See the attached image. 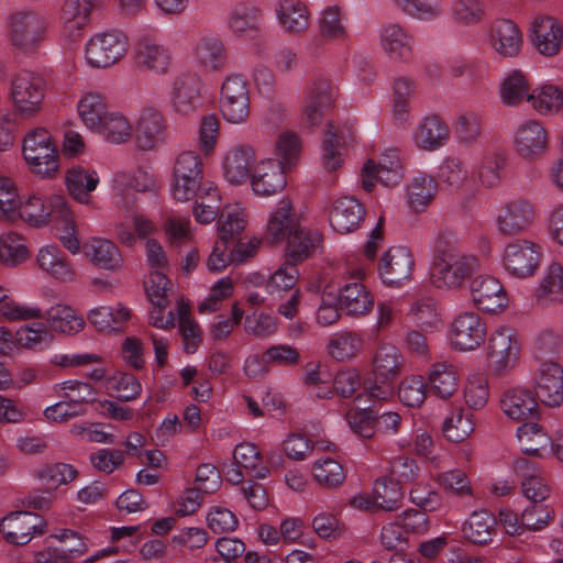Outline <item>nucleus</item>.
I'll use <instances>...</instances> for the list:
<instances>
[{
  "label": "nucleus",
  "instance_id": "c756f323",
  "mask_svg": "<svg viewBox=\"0 0 563 563\" xmlns=\"http://www.w3.org/2000/svg\"><path fill=\"white\" fill-rule=\"evenodd\" d=\"M514 467L522 477L521 489L530 501H544L549 497L550 487L534 462L523 457L518 459Z\"/></svg>",
  "mask_w": 563,
  "mask_h": 563
},
{
  "label": "nucleus",
  "instance_id": "ea45409f",
  "mask_svg": "<svg viewBox=\"0 0 563 563\" xmlns=\"http://www.w3.org/2000/svg\"><path fill=\"white\" fill-rule=\"evenodd\" d=\"M340 308L347 314L360 316L369 312L374 297L362 283H350L340 289L338 297Z\"/></svg>",
  "mask_w": 563,
  "mask_h": 563
},
{
  "label": "nucleus",
  "instance_id": "f3484780",
  "mask_svg": "<svg viewBox=\"0 0 563 563\" xmlns=\"http://www.w3.org/2000/svg\"><path fill=\"white\" fill-rule=\"evenodd\" d=\"M170 104L181 115H189L201 107V82L197 75L186 73L176 77L172 87Z\"/></svg>",
  "mask_w": 563,
  "mask_h": 563
},
{
  "label": "nucleus",
  "instance_id": "393cba45",
  "mask_svg": "<svg viewBox=\"0 0 563 563\" xmlns=\"http://www.w3.org/2000/svg\"><path fill=\"white\" fill-rule=\"evenodd\" d=\"M365 216V208L354 197H341L333 202L329 214L330 224L341 234L356 230Z\"/></svg>",
  "mask_w": 563,
  "mask_h": 563
},
{
  "label": "nucleus",
  "instance_id": "f8f14e48",
  "mask_svg": "<svg viewBox=\"0 0 563 563\" xmlns=\"http://www.w3.org/2000/svg\"><path fill=\"white\" fill-rule=\"evenodd\" d=\"M46 521L31 511H12L0 522L4 540L11 544H27L33 537L45 533Z\"/></svg>",
  "mask_w": 563,
  "mask_h": 563
},
{
  "label": "nucleus",
  "instance_id": "864d4df0",
  "mask_svg": "<svg viewBox=\"0 0 563 563\" xmlns=\"http://www.w3.org/2000/svg\"><path fill=\"white\" fill-rule=\"evenodd\" d=\"M260 11L255 8L239 7L229 20L230 30L239 37L253 38L258 31Z\"/></svg>",
  "mask_w": 563,
  "mask_h": 563
},
{
  "label": "nucleus",
  "instance_id": "a211bd4d",
  "mask_svg": "<svg viewBox=\"0 0 563 563\" xmlns=\"http://www.w3.org/2000/svg\"><path fill=\"white\" fill-rule=\"evenodd\" d=\"M549 135L545 128L537 120H528L519 125L515 136V148L519 156L534 161L545 154Z\"/></svg>",
  "mask_w": 563,
  "mask_h": 563
},
{
  "label": "nucleus",
  "instance_id": "2eb2a0df",
  "mask_svg": "<svg viewBox=\"0 0 563 563\" xmlns=\"http://www.w3.org/2000/svg\"><path fill=\"white\" fill-rule=\"evenodd\" d=\"M533 393L548 407H559L563 404V368L553 360L540 364L534 375Z\"/></svg>",
  "mask_w": 563,
  "mask_h": 563
},
{
  "label": "nucleus",
  "instance_id": "052dcab7",
  "mask_svg": "<svg viewBox=\"0 0 563 563\" xmlns=\"http://www.w3.org/2000/svg\"><path fill=\"white\" fill-rule=\"evenodd\" d=\"M316 482L327 488L338 487L345 479L343 466L331 457L318 460L312 468Z\"/></svg>",
  "mask_w": 563,
  "mask_h": 563
},
{
  "label": "nucleus",
  "instance_id": "37998d69",
  "mask_svg": "<svg viewBox=\"0 0 563 563\" xmlns=\"http://www.w3.org/2000/svg\"><path fill=\"white\" fill-rule=\"evenodd\" d=\"M99 184V177L95 170H87L81 166H74L66 175V186L69 195L80 203H89L90 192Z\"/></svg>",
  "mask_w": 563,
  "mask_h": 563
},
{
  "label": "nucleus",
  "instance_id": "20e7f679",
  "mask_svg": "<svg viewBox=\"0 0 563 563\" xmlns=\"http://www.w3.org/2000/svg\"><path fill=\"white\" fill-rule=\"evenodd\" d=\"M23 156L31 172L41 177L51 178L58 170L57 146L44 128H36L24 136Z\"/></svg>",
  "mask_w": 563,
  "mask_h": 563
},
{
  "label": "nucleus",
  "instance_id": "338daca9",
  "mask_svg": "<svg viewBox=\"0 0 563 563\" xmlns=\"http://www.w3.org/2000/svg\"><path fill=\"white\" fill-rule=\"evenodd\" d=\"M483 118L479 113L467 111L457 117L455 134L460 142L472 145L482 136Z\"/></svg>",
  "mask_w": 563,
  "mask_h": 563
},
{
  "label": "nucleus",
  "instance_id": "09e8293b",
  "mask_svg": "<svg viewBox=\"0 0 563 563\" xmlns=\"http://www.w3.org/2000/svg\"><path fill=\"white\" fill-rule=\"evenodd\" d=\"M228 246H222L220 241H217L212 253L208 258V268L211 272H221L227 267L229 262H243L245 258L252 256L257 249V242H250L247 244L239 242L236 249L230 254L225 255Z\"/></svg>",
  "mask_w": 563,
  "mask_h": 563
},
{
  "label": "nucleus",
  "instance_id": "de8ad7c7",
  "mask_svg": "<svg viewBox=\"0 0 563 563\" xmlns=\"http://www.w3.org/2000/svg\"><path fill=\"white\" fill-rule=\"evenodd\" d=\"M362 345L363 340L357 333L342 331L330 336L327 350L332 358L346 362L357 355Z\"/></svg>",
  "mask_w": 563,
  "mask_h": 563
},
{
  "label": "nucleus",
  "instance_id": "8fccbe9b",
  "mask_svg": "<svg viewBox=\"0 0 563 563\" xmlns=\"http://www.w3.org/2000/svg\"><path fill=\"white\" fill-rule=\"evenodd\" d=\"M373 494L374 504L379 510L394 511L400 508L404 497L401 486L388 476L375 482Z\"/></svg>",
  "mask_w": 563,
  "mask_h": 563
},
{
  "label": "nucleus",
  "instance_id": "f03ea898",
  "mask_svg": "<svg viewBox=\"0 0 563 563\" xmlns=\"http://www.w3.org/2000/svg\"><path fill=\"white\" fill-rule=\"evenodd\" d=\"M203 163L194 151L181 152L175 159L173 168V196L178 201H189L201 194L216 196V186L205 180Z\"/></svg>",
  "mask_w": 563,
  "mask_h": 563
},
{
  "label": "nucleus",
  "instance_id": "412c9836",
  "mask_svg": "<svg viewBox=\"0 0 563 563\" xmlns=\"http://www.w3.org/2000/svg\"><path fill=\"white\" fill-rule=\"evenodd\" d=\"M66 199L63 196H52L45 200L41 196H31L25 202H20L16 214L35 227L53 221L65 211Z\"/></svg>",
  "mask_w": 563,
  "mask_h": 563
},
{
  "label": "nucleus",
  "instance_id": "603ef678",
  "mask_svg": "<svg viewBox=\"0 0 563 563\" xmlns=\"http://www.w3.org/2000/svg\"><path fill=\"white\" fill-rule=\"evenodd\" d=\"M108 112L104 97L100 93H87L78 102L79 117L85 125L91 130L100 125Z\"/></svg>",
  "mask_w": 563,
  "mask_h": 563
},
{
  "label": "nucleus",
  "instance_id": "e433bc0d",
  "mask_svg": "<svg viewBox=\"0 0 563 563\" xmlns=\"http://www.w3.org/2000/svg\"><path fill=\"white\" fill-rule=\"evenodd\" d=\"M255 161L254 150L249 145H238L232 148L224 159L225 178L235 185L245 183L251 175V167Z\"/></svg>",
  "mask_w": 563,
  "mask_h": 563
},
{
  "label": "nucleus",
  "instance_id": "a878e982",
  "mask_svg": "<svg viewBox=\"0 0 563 563\" xmlns=\"http://www.w3.org/2000/svg\"><path fill=\"white\" fill-rule=\"evenodd\" d=\"M170 54L153 38L143 36L134 47L135 65L140 69L165 74L170 65Z\"/></svg>",
  "mask_w": 563,
  "mask_h": 563
},
{
  "label": "nucleus",
  "instance_id": "774afa93",
  "mask_svg": "<svg viewBox=\"0 0 563 563\" xmlns=\"http://www.w3.org/2000/svg\"><path fill=\"white\" fill-rule=\"evenodd\" d=\"M554 509L543 501H531L522 511V522L528 530L540 531L548 527L554 519Z\"/></svg>",
  "mask_w": 563,
  "mask_h": 563
},
{
  "label": "nucleus",
  "instance_id": "7c9ffc66",
  "mask_svg": "<svg viewBox=\"0 0 563 563\" xmlns=\"http://www.w3.org/2000/svg\"><path fill=\"white\" fill-rule=\"evenodd\" d=\"M322 234L318 230L299 228L287 238L286 258L300 264L309 258L321 245Z\"/></svg>",
  "mask_w": 563,
  "mask_h": 563
},
{
  "label": "nucleus",
  "instance_id": "cd10ccee",
  "mask_svg": "<svg viewBox=\"0 0 563 563\" xmlns=\"http://www.w3.org/2000/svg\"><path fill=\"white\" fill-rule=\"evenodd\" d=\"M394 161L390 165L386 164V158H382L378 166L374 161H367L362 168V187L366 192H372L375 183L379 181L384 186L393 187L400 183L402 178V167L397 155L393 154Z\"/></svg>",
  "mask_w": 563,
  "mask_h": 563
},
{
  "label": "nucleus",
  "instance_id": "7ed1b4c3",
  "mask_svg": "<svg viewBox=\"0 0 563 563\" xmlns=\"http://www.w3.org/2000/svg\"><path fill=\"white\" fill-rule=\"evenodd\" d=\"M46 81L35 73L22 70L16 74L10 88V99L14 113L22 119H31L42 110Z\"/></svg>",
  "mask_w": 563,
  "mask_h": 563
},
{
  "label": "nucleus",
  "instance_id": "5701e85b",
  "mask_svg": "<svg viewBox=\"0 0 563 563\" xmlns=\"http://www.w3.org/2000/svg\"><path fill=\"white\" fill-rule=\"evenodd\" d=\"M532 43L537 51L548 57L559 54L563 46V29L552 16H538L532 23Z\"/></svg>",
  "mask_w": 563,
  "mask_h": 563
},
{
  "label": "nucleus",
  "instance_id": "0e129e2a",
  "mask_svg": "<svg viewBox=\"0 0 563 563\" xmlns=\"http://www.w3.org/2000/svg\"><path fill=\"white\" fill-rule=\"evenodd\" d=\"M529 84L520 70L511 71L503 81L500 97L505 104L516 106L525 98L528 99Z\"/></svg>",
  "mask_w": 563,
  "mask_h": 563
},
{
  "label": "nucleus",
  "instance_id": "a18cd8bd",
  "mask_svg": "<svg viewBox=\"0 0 563 563\" xmlns=\"http://www.w3.org/2000/svg\"><path fill=\"white\" fill-rule=\"evenodd\" d=\"M280 24L290 33L303 32L309 26V11L299 0H283L277 9Z\"/></svg>",
  "mask_w": 563,
  "mask_h": 563
},
{
  "label": "nucleus",
  "instance_id": "1a4fd4ad",
  "mask_svg": "<svg viewBox=\"0 0 563 563\" xmlns=\"http://www.w3.org/2000/svg\"><path fill=\"white\" fill-rule=\"evenodd\" d=\"M220 108L228 122H246L251 112L250 93L247 81L242 76L231 75L225 78L221 87Z\"/></svg>",
  "mask_w": 563,
  "mask_h": 563
},
{
  "label": "nucleus",
  "instance_id": "69168bd1",
  "mask_svg": "<svg viewBox=\"0 0 563 563\" xmlns=\"http://www.w3.org/2000/svg\"><path fill=\"white\" fill-rule=\"evenodd\" d=\"M416 89L413 80L408 77H399L394 82L393 113L397 121H406L409 114L410 98Z\"/></svg>",
  "mask_w": 563,
  "mask_h": 563
},
{
  "label": "nucleus",
  "instance_id": "423d86ee",
  "mask_svg": "<svg viewBox=\"0 0 563 563\" xmlns=\"http://www.w3.org/2000/svg\"><path fill=\"white\" fill-rule=\"evenodd\" d=\"M401 371V354L394 345H382L373 361L374 382L366 391L371 399L386 400L395 393Z\"/></svg>",
  "mask_w": 563,
  "mask_h": 563
},
{
  "label": "nucleus",
  "instance_id": "4be33fe9",
  "mask_svg": "<svg viewBox=\"0 0 563 563\" xmlns=\"http://www.w3.org/2000/svg\"><path fill=\"white\" fill-rule=\"evenodd\" d=\"M355 129L352 124L335 125L330 122L323 141V164L330 172L336 170L342 163V151L354 141Z\"/></svg>",
  "mask_w": 563,
  "mask_h": 563
},
{
  "label": "nucleus",
  "instance_id": "c85d7f7f",
  "mask_svg": "<svg viewBox=\"0 0 563 563\" xmlns=\"http://www.w3.org/2000/svg\"><path fill=\"white\" fill-rule=\"evenodd\" d=\"M300 228L292 202L289 199H282L267 223V238L273 244L282 243L286 238Z\"/></svg>",
  "mask_w": 563,
  "mask_h": 563
},
{
  "label": "nucleus",
  "instance_id": "79ce46f5",
  "mask_svg": "<svg viewBox=\"0 0 563 563\" xmlns=\"http://www.w3.org/2000/svg\"><path fill=\"white\" fill-rule=\"evenodd\" d=\"M86 255L93 265L108 269L118 271L123 265V258L118 246L110 240L96 238L85 245Z\"/></svg>",
  "mask_w": 563,
  "mask_h": 563
},
{
  "label": "nucleus",
  "instance_id": "9d476101",
  "mask_svg": "<svg viewBox=\"0 0 563 563\" xmlns=\"http://www.w3.org/2000/svg\"><path fill=\"white\" fill-rule=\"evenodd\" d=\"M87 551V544L81 536L70 529H64L58 534L46 539V547L35 554L36 563H71L75 558Z\"/></svg>",
  "mask_w": 563,
  "mask_h": 563
},
{
  "label": "nucleus",
  "instance_id": "6e6552de",
  "mask_svg": "<svg viewBox=\"0 0 563 563\" xmlns=\"http://www.w3.org/2000/svg\"><path fill=\"white\" fill-rule=\"evenodd\" d=\"M125 34L111 30L93 35L86 45V59L97 68H106L118 63L128 52Z\"/></svg>",
  "mask_w": 563,
  "mask_h": 563
},
{
  "label": "nucleus",
  "instance_id": "3c124183",
  "mask_svg": "<svg viewBox=\"0 0 563 563\" xmlns=\"http://www.w3.org/2000/svg\"><path fill=\"white\" fill-rule=\"evenodd\" d=\"M95 131L100 133L107 141L120 144L130 139L132 126L121 113L108 112Z\"/></svg>",
  "mask_w": 563,
  "mask_h": 563
},
{
  "label": "nucleus",
  "instance_id": "2f4dec72",
  "mask_svg": "<svg viewBox=\"0 0 563 563\" xmlns=\"http://www.w3.org/2000/svg\"><path fill=\"white\" fill-rule=\"evenodd\" d=\"M494 49L501 56L514 57L522 46V35L518 26L510 20H497L490 30Z\"/></svg>",
  "mask_w": 563,
  "mask_h": 563
},
{
  "label": "nucleus",
  "instance_id": "aec40b11",
  "mask_svg": "<svg viewBox=\"0 0 563 563\" xmlns=\"http://www.w3.org/2000/svg\"><path fill=\"white\" fill-rule=\"evenodd\" d=\"M533 206L525 199H516L505 205L497 217L500 234L511 236L525 232L534 221Z\"/></svg>",
  "mask_w": 563,
  "mask_h": 563
},
{
  "label": "nucleus",
  "instance_id": "39448f33",
  "mask_svg": "<svg viewBox=\"0 0 563 563\" xmlns=\"http://www.w3.org/2000/svg\"><path fill=\"white\" fill-rule=\"evenodd\" d=\"M47 19L35 10L24 9L8 18L11 44L25 52H34L46 38Z\"/></svg>",
  "mask_w": 563,
  "mask_h": 563
},
{
  "label": "nucleus",
  "instance_id": "5fc2aeb1",
  "mask_svg": "<svg viewBox=\"0 0 563 563\" xmlns=\"http://www.w3.org/2000/svg\"><path fill=\"white\" fill-rule=\"evenodd\" d=\"M197 57L199 63L210 70L223 69L228 59L223 43L216 38L202 40L197 46Z\"/></svg>",
  "mask_w": 563,
  "mask_h": 563
},
{
  "label": "nucleus",
  "instance_id": "bb28decb",
  "mask_svg": "<svg viewBox=\"0 0 563 563\" xmlns=\"http://www.w3.org/2000/svg\"><path fill=\"white\" fill-rule=\"evenodd\" d=\"M286 186L285 167L277 159L262 162L252 176V188L258 196H271Z\"/></svg>",
  "mask_w": 563,
  "mask_h": 563
},
{
  "label": "nucleus",
  "instance_id": "f257e3e1",
  "mask_svg": "<svg viewBox=\"0 0 563 563\" xmlns=\"http://www.w3.org/2000/svg\"><path fill=\"white\" fill-rule=\"evenodd\" d=\"M479 271V258L461 250L454 232L445 230L438 234L430 274L431 283L437 288H461Z\"/></svg>",
  "mask_w": 563,
  "mask_h": 563
},
{
  "label": "nucleus",
  "instance_id": "4c0bfd02",
  "mask_svg": "<svg viewBox=\"0 0 563 563\" xmlns=\"http://www.w3.org/2000/svg\"><path fill=\"white\" fill-rule=\"evenodd\" d=\"M92 9L91 0H66L63 5L64 29L63 34L75 42L81 36L82 29L89 22Z\"/></svg>",
  "mask_w": 563,
  "mask_h": 563
},
{
  "label": "nucleus",
  "instance_id": "680f3d73",
  "mask_svg": "<svg viewBox=\"0 0 563 563\" xmlns=\"http://www.w3.org/2000/svg\"><path fill=\"white\" fill-rule=\"evenodd\" d=\"M27 257L29 250L19 234L10 232L0 236V263L15 266Z\"/></svg>",
  "mask_w": 563,
  "mask_h": 563
},
{
  "label": "nucleus",
  "instance_id": "bf43d9fd",
  "mask_svg": "<svg viewBox=\"0 0 563 563\" xmlns=\"http://www.w3.org/2000/svg\"><path fill=\"white\" fill-rule=\"evenodd\" d=\"M233 459L240 466L250 471L253 477L264 478L268 474V468L262 464V455L258 449L252 443L236 445Z\"/></svg>",
  "mask_w": 563,
  "mask_h": 563
},
{
  "label": "nucleus",
  "instance_id": "6ab92c4d",
  "mask_svg": "<svg viewBox=\"0 0 563 563\" xmlns=\"http://www.w3.org/2000/svg\"><path fill=\"white\" fill-rule=\"evenodd\" d=\"M452 343L461 351L478 347L486 338V325L475 312L460 313L452 323Z\"/></svg>",
  "mask_w": 563,
  "mask_h": 563
},
{
  "label": "nucleus",
  "instance_id": "9b49d317",
  "mask_svg": "<svg viewBox=\"0 0 563 563\" xmlns=\"http://www.w3.org/2000/svg\"><path fill=\"white\" fill-rule=\"evenodd\" d=\"M541 262V247L529 240L518 239L508 243L503 255V265L512 276H532Z\"/></svg>",
  "mask_w": 563,
  "mask_h": 563
},
{
  "label": "nucleus",
  "instance_id": "0eeeda50",
  "mask_svg": "<svg viewBox=\"0 0 563 563\" xmlns=\"http://www.w3.org/2000/svg\"><path fill=\"white\" fill-rule=\"evenodd\" d=\"M521 351L518 332L510 327H501L493 332L488 341L487 358L489 367L497 376H503L512 369Z\"/></svg>",
  "mask_w": 563,
  "mask_h": 563
},
{
  "label": "nucleus",
  "instance_id": "c9c22d12",
  "mask_svg": "<svg viewBox=\"0 0 563 563\" xmlns=\"http://www.w3.org/2000/svg\"><path fill=\"white\" fill-rule=\"evenodd\" d=\"M384 51L395 59L408 62L412 56V37L397 23H389L380 31Z\"/></svg>",
  "mask_w": 563,
  "mask_h": 563
},
{
  "label": "nucleus",
  "instance_id": "58836bf2",
  "mask_svg": "<svg viewBox=\"0 0 563 563\" xmlns=\"http://www.w3.org/2000/svg\"><path fill=\"white\" fill-rule=\"evenodd\" d=\"M450 135L448 125L438 117H426L413 133V141L418 147L434 151L444 145Z\"/></svg>",
  "mask_w": 563,
  "mask_h": 563
},
{
  "label": "nucleus",
  "instance_id": "a19ab883",
  "mask_svg": "<svg viewBox=\"0 0 563 563\" xmlns=\"http://www.w3.org/2000/svg\"><path fill=\"white\" fill-rule=\"evenodd\" d=\"M497 519L487 510L474 511L463 525V536L474 544L484 545L497 532Z\"/></svg>",
  "mask_w": 563,
  "mask_h": 563
},
{
  "label": "nucleus",
  "instance_id": "e2e57ef3",
  "mask_svg": "<svg viewBox=\"0 0 563 563\" xmlns=\"http://www.w3.org/2000/svg\"><path fill=\"white\" fill-rule=\"evenodd\" d=\"M375 418H377V410L373 407L351 408L345 415L351 430L363 439H371L375 434Z\"/></svg>",
  "mask_w": 563,
  "mask_h": 563
},
{
  "label": "nucleus",
  "instance_id": "13d9d810",
  "mask_svg": "<svg viewBox=\"0 0 563 563\" xmlns=\"http://www.w3.org/2000/svg\"><path fill=\"white\" fill-rule=\"evenodd\" d=\"M435 190L437 184L432 177H416L407 190L409 206L416 211H422L433 199Z\"/></svg>",
  "mask_w": 563,
  "mask_h": 563
},
{
  "label": "nucleus",
  "instance_id": "4d7b16f0",
  "mask_svg": "<svg viewBox=\"0 0 563 563\" xmlns=\"http://www.w3.org/2000/svg\"><path fill=\"white\" fill-rule=\"evenodd\" d=\"M130 318L126 308L98 307L89 312L88 319L98 331L118 330Z\"/></svg>",
  "mask_w": 563,
  "mask_h": 563
},
{
  "label": "nucleus",
  "instance_id": "ddd939ff",
  "mask_svg": "<svg viewBox=\"0 0 563 563\" xmlns=\"http://www.w3.org/2000/svg\"><path fill=\"white\" fill-rule=\"evenodd\" d=\"M336 87L327 78L312 80L305 92L302 118L306 124L319 125L324 114L334 107Z\"/></svg>",
  "mask_w": 563,
  "mask_h": 563
},
{
  "label": "nucleus",
  "instance_id": "4468645a",
  "mask_svg": "<svg viewBox=\"0 0 563 563\" xmlns=\"http://www.w3.org/2000/svg\"><path fill=\"white\" fill-rule=\"evenodd\" d=\"M415 261L406 246H391L382 256L378 275L388 287H400L408 282L413 272Z\"/></svg>",
  "mask_w": 563,
  "mask_h": 563
},
{
  "label": "nucleus",
  "instance_id": "6e6d98bb",
  "mask_svg": "<svg viewBox=\"0 0 563 563\" xmlns=\"http://www.w3.org/2000/svg\"><path fill=\"white\" fill-rule=\"evenodd\" d=\"M537 298L539 301L563 300V267L560 263L553 262L549 266L542 283L537 290Z\"/></svg>",
  "mask_w": 563,
  "mask_h": 563
},
{
  "label": "nucleus",
  "instance_id": "473e14b6",
  "mask_svg": "<svg viewBox=\"0 0 563 563\" xmlns=\"http://www.w3.org/2000/svg\"><path fill=\"white\" fill-rule=\"evenodd\" d=\"M40 268L51 277L60 282H71L75 278V269L66 254L57 246L42 247L36 256Z\"/></svg>",
  "mask_w": 563,
  "mask_h": 563
},
{
  "label": "nucleus",
  "instance_id": "b1692460",
  "mask_svg": "<svg viewBox=\"0 0 563 563\" xmlns=\"http://www.w3.org/2000/svg\"><path fill=\"white\" fill-rule=\"evenodd\" d=\"M500 406L505 415L518 421L533 419L539 416L538 398L528 388H511L504 393Z\"/></svg>",
  "mask_w": 563,
  "mask_h": 563
},
{
  "label": "nucleus",
  "instance_id": "49530a36",
  "mask_svg": "<svg viewBox=\"0 0 563 563\" xmlns=\"http://www.w3.org/2000/svg\"><path fill=\"white\" fill-rule=\"evenodd\" d=\"M473 418L474 416L470 409H453L443 422V435L451 442H463L474 431L475 423Z\"/></svg>",
  "mask_w": 563,
  "mask_h": 563
},
{
  "label": "nucleus",
  "instance_id": "72a5a7b5",
  "mask_svg": "<svg viewBox=\"0 0 563 563\" xmlns=\"http://www.w3.org/2000/svg\"><path fill=\"white\" fill-rule=\"evenodd\" d=\"M165 122L161 112L155 109H145L137 122L136 143L143 151L152 150L163 141Z\"/></svg>",
  "mask_w": 563,
  "mask_h": 563
},
{
  "label": "nucleus",
  "instance_id": "dca6fc26",
  "mask_svg": "<svg viewBox=\"0 0 563 563\" xmlns=\"http://www.w3.org/2000/svg\"><path fill=\"white\" fill-rule=\"evenodd\" d=\"M471 296L474 306L486 313H497L508 305V297L500 282L490 275H478L472 279Z\"/></svg>",
  "mask_w": 563,
  "mask_h": 563
},
{
  "label": "nucleus",
  "instance_id": "c03bdc74",
  "mask_svg": "<svg viewBox=\"0 0 563 563\" xmlns=\"http://www.w3.org/2000/svg\"><path fill=\"white\" fill-rule=\"evenodd\" d=\"M49 328L53 331L74 334L84 329L85 321L81 317L77 316L75 310L66 305H56L42 312Z\"/></svg>",
  "mask_w": 563,
  "mask_h": 563
},
{
  "label": "nucleus",
  "instance_id": "f704fd0d",
  "mask_svg": "<svg viewBox=\"0 0 563 563\" xmlns=\"http://www.w3.org/2000/svg\"><path fill=\"white\" fill-rule=\"evenodd\" d=\"M428 380L429 391L442 399L452 397L460 386L457 369L448 362L434 363L431 366Z\"/></svg>",
  "mask_w": 563,
  "mask_h": 563
}]
</instances>
